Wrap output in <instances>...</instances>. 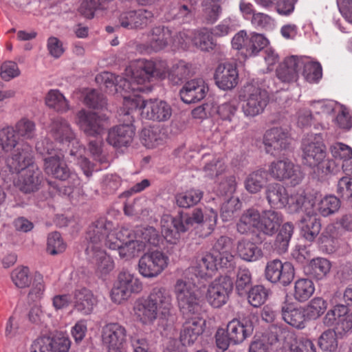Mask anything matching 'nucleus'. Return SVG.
Wrapping results in <instances>:
<instances>
[{
  "label": "nucleus",
  "mask_w": 352,
  "mask_h": 352,
  "mask_svg": "<svg viewBox=\"0 0 352 352\" xmlns=\"http://www.w3.org/2000/svg\"><path fill=\"white\" fill-rule=\"evenodd\" d=\"M50 127L53 138L62 147L55 151L52 148L51 144L47 141L46 148H44V142H38L36 148L40 153L50 155L44 160L45 172L55 179L67 181L69 185L61 187L58 190L60 194L69 196L73 192L74 188L80 184V179L77 174L70 171L67 167L64 160L65 155L63 150L65 147L72 146L70 154L74 155L80 146L69 124L64 118L60 117L55 118L52 120Z\"/></svg>",
  "instance_id": "1"
},
{
  "label": "nucleus",
  "mask_w": 352,
  "mask_h": 352,
  "mask_svg": "<svg viewBox=\"0 0 352 352\" xmlns=\"http://www.w3.org/2000/svg\"><path fill=\"white\" fill-rule=\"evenodd\" d=\"M173 307L169 291L161 286L152 289L146 298L137 300L133 307L134 316L143 325H151L158 316L167 318Z\"/></svg>",
  "instance_id": "2"
},
{
  "label": "nucleus",
  "mask_w": 352,
  "mask_h": 352,
  "mask_svg": "<svg viewBox=\"0 0 352 352\" xmlns=\"http://www.w3.org/2000/svg\"><path fill=\"white\" fill-rule=\"evenodd\" d=\"M265 195L271 208L282 209L287 206L291 213H300V211L313 213V195L307 194L302 189L296 190L289 195L283 185L272 183L267 186Z\"/></svg>",
  "instance_id": "3"
},
{
  "label": "nucleus",
  "mask_w": 352,
  "mask_h": 352,
  "mask_svg": "<svg viewBox=\"0 0 352 352\" xmlns=\"http://www.w3.org/2000/svg\"><path fill=\"white\" fill-rule=\"evenodd\" d=\"M301 150L304 164L313 168L315 173L327 175L340 171V166L327 157V147L321 134L307 135L302 140Z\"/></svg>",
  "instance_id": "4"
},
{
  "label": "nucleus",
  "mask_w": 352,
  "mask_h": 352,
  "mask_svg": "<svg viewBox=\"0 0 352 352\" xmlns=\"http://www.w3.org/2000/svg\"><path fill=\"white\" fill-rule=\"evenodd\" d=\"M138 65L142 70L144 82H151L153 78H167L172 84L179 85L191 74V65L184 60H178L170 68L165 60L139 59Z\"/></svg>",
  "instance_id": "5"
},
{
  "label": "nucleus",
  "mask_w": 352,
  "mask_h": 352,
  "mask_svg": "<svg viewBox=\"0 0 352 352\" xmlns=\"http://www.w3.org/2000/svg\"><path fill=\"white\" fill-rule=\"evenodd\" d=\"M239 98L244 115L250 118L261 114L270 102L267 91L253 83H247L241 88Z\"/></svg>",
  "instance_id": "6"
},
{
  "label": "nucleus",
  "mask_w": 352,
  "mask_h": 352,
  "mask_svg": "<svg viewBox=\"0 0 352 352\" xmlns=\"http://www.w3.org/2000/svg\"><path fill=\"white\" fill-rule=\"evenodd\" d=\"M126 73H131L129 78H123L120 76H116L110 72H103L96 77L97 82H102L107 88L114 87L115 90L118 91L119 89L126 90H141L146 91L148 87L146 85H141L144 82L143 79L142 70L138 68V60L136 61L133 69L126 70Z\"/></svg>",
  "instance_id": "7"
},
{
  "label": "nucleus",
  "mask_w": 352,
  "mask_h": 352,
  "mask_svg": "<svg viewBox=\"0 0 352 352\" xmlns=\"http://www.w3.org/2000/svg\"><path fill=\"white\" fill-rule=\"evenodd\" d=\"M173 292L183 316L201 311L199 299L196 294V285L188 278H178L174 285Z\"/></svg>",
  "instance_id": "8"
},
{
  "label": "nucleus",
  "mask_w": 352,
  "mask_h": 352,
  "mask_svg": "<svg viewBox=\"0 0 352 352\" xmlns=\"http://www.w3.org/2000/svg\"><path fill=\"white\" fill-rule=\"evenodd\" d=\"M234 264V256L230 251H224L217 254L206 253L199 258H197L195 265L188 270L195 273L197 276L206 278L212 276L218 267H233Z\"/></svg>",
  "instance_id": "9"
},
{
  "label": "nucleus",
  "mask_w": 352,
  "mask_h": 352,
  "mask_svg": "<svg viewBox=\"0 0 352 352\" xmlns=\"http://www.w3.org/2000/svg\"><path fill=\"white\" fill-rule=\"evenodd\" d=\"M113 223L105 218H100L94 221L88 227L86 233V253H93L96 250L103 249L104 246L108 248L109 241L111 239L113 240Z\"/></svg>",
  "instance_id": "10"
},
{
  "label": "nucleus",
  "mask_w": 352,
  "mask_h": 352,
  "mask_svg": "<svg viewBox=\"0 0 352 352\" xmlns=\"http://www.w3.org/2000/svg\"><path fill=\"white\" fill-rule=\"evenodd\" d=\"M168 256L160 250L144 254L138 261V272L144 278H153L158 276L168 267Z\"/></svg>",
  "instance_id": "11"
},
{
  "label": "nucleus",
  "mask_w": 352,
  "mask_h": 352,
  "mask_svg": "<svg viewBox=\"0 0 352 352\" xmlns=\"http://www.w3.org/2000/svg\"><path fill=\"white\" fill-rule=\"evenodd\" d=\"M266 173L276 181L289 180L292 186L298 185L303 179V173L289 159L274 160L269 165Z\"/></svg>",
  "instance_id": "12"
},
{
  "label": "nucleus",
  "mask_w": 352,
  "mask_h": 352,
  "mask_svg": "<svg viewBox=\"0 0 352 352\" xmlns=\"http://www.w3.org/2000/svg\"><path fill=\"white\" fill-rule=\"evenodd\" d=\"M233 289V283L229 276L215 278L208 287L206 298L213 307L219 308L226 305Z\"/></svg>",
  "instance_id": "13"
},
{
  "label": "nucleus",
  "mask_w": 352,
  "mask_h": 352,
  "mask_svg": "<svg viewBox=\"0 0 352 352\" xmlns=\"http://www.w3.org/2000/svg\"><path fill=\"white\" fill-rule=\"evenodd\" d=\"M118 19L120 27L131 30H141L153 23L154 14L144 8L128 10L120 12Z\"/></svg>",
  "instance_id": "14"
},
{
  "label": "nucleus",
  "mask_w": 352,
  "mask_h": 352,
  "mask_svg": "<svg viewBox=\"0 0 352 352\" xmlns=\"http://www.w3.org/2000/svg\"><path fill=\"white\" fill-rule=\"evenodd\" d=\"M172 41V31L166 26L153 27L148 34V41L146 44H140L137 50L140 52H159L164 50Z\"/></svg>",
  "instance_id": "15"
},
{
  "label": "nucleus",
  "mask_w": 352,
  "mask_h": 352,
  "mask_svg": "<svg viewBox=\"0 0 352 352\" xmlns=\"http://www.w3.org/2000/svg\"><path fill=\"white\" fill-rule=\"evenodd\" d=\"M265 274L266 278L272 283H279L283 286L288 285L294 279V268L289 262L283 263L274 259L267 262Z\"/></svg>",
  "instance_id": "16"
},
{
  "label": "nucleus",
  "mask_w": 352,
  "mask_h": 352,
  "mask_svg": "<svg viewBox=\"0 0 352 352\" xmlns=\"http://www.w3.org/2000/svg\"><path fill=\"white\" fill-rule=\"evenodd\" d=\"M183 317L185 322L181 329L180 340L184 345H190L203 333L206 320L201 316L200 311Z\"/></svg>",
  "instance_id": "17"
},
{
  "label": "nucleus",
  "mask_w": 352,
  "mask_h": 352,
  "mask_svg": "<svg viewBox=\"0 0 352 352\" xmlns=\"http://www.w3.org/2000/svg\"><path fill=\"white\" fill-rule=\"evenodd\" d=\"M77 118L80 128L89 136L101 135L107 126V118L96 113L81 110L77 113Z\"/></svg>",
  "instance_id": "18"
},
{
  "label": "nucleus",
  "mask_w": 352,
  "mask_h": 352,
  "mask_svg": "<svg viewBox=\"0 0 352 352\" xmlns=\"http://www.w3.org/2000/svg\"><path fill=\"white\" fill-rule=\"evenodd\" d=\"M6 164L12 173H19L21 170L34 166L32 147L28 144H22L6 158Z\"/></svg>",
  "instance_id": "19"
},
{
  "label": "nucleus",
  "mask_w": 352,
  "mask_h": 352,
  "mask_svg": "<svg viewBox=\"0 0 352 352\" xmlns=\"http://www.w3.org/2000/svg\"><path fill=\"white\" fill-rule=\"evenodd\" d=\"M151 82H144L141 85H146L149 88L146 91L141 90H130L129 91L123 90L125 94L129 95L123 96V107L121 109L122 113L128 116V121L131 122L133 121V114L137 113L140 114L143 118L144 115L142 113L143 111V105L146 104L145 101L140 96V93H148L151 91Z\"/></svg>",
  "instance_id": "20"
},
{
  "label": "nucleus",
  "mask_w": 352,
  "mask_h": 352,
  "mask_svg": "<svg viewBox=\"0 0 352 352\" xmlns=\"http://www.w3.org/2000/svg\"><path fill=\"white\" fill-rule=\"evenodd\" d=\"M263 143L267 153L273 156L278 155L288 146L287 133L281 128H272L264 133Z\"/></svg>",
  "instance_id": "21"
},
{
  "label": "nucleus",
  "mask_w": 352,
  "mask_h": 352,
  "mask_svg": "<svg viewBox=\"0 0 352 352\" xmlns=\"http://www.w3.org/2000/svg\"><path fill=\"white\" fill-rule=\"evenodd\" d=\"M281 314L284 321L290 326L299 329L305 327L308 318L305 307L298 306L286 299L281 307Z\"/></svg>",
  "instance_id": "22"
},
{
  "label": "nucleus",
  "mask_w": 352,
  "mask_h": 352,
  "mask_svg": "<svg viewBox=\"0 0 352 352\" xmlns=\"http://www.w3.org/2000/svg\"><path fill=\"white\" fill-rule=\"evenodd\" d=\"M208 87L201 78L187 81L179 91L182 100L186 103H194L201 100L206 96Z\"/></svg>",
  "instance_id": "23"
},
{
  "label": "nucleus",
  "mask_w": 352,
  "mask_h": 352,
  "mask_svg": "<svg viewBox=\"0 0 352 352\" xmlns=\"http://www.w3.org/2000/svg\"><path fill=\"white\" fill-rule=\"evenodd\" d=\"M214 80L217 85L223 90L235 87L239 80L236 65L229 63L219 64L215 70Z\"/></svg>",
  "instance_id": "24"
},
{
  "label": "nucleus",
  "mask_w": 352,
  "mask_h": 352,
  "mask_svg": "<svg viewBox=\"0 0 352 352\" xmlns=\"http://www.w3.org/2000/svg\"><path fill=\"white\" fill-rule=\"evenodd\" d=\"M312 204L313 213L308 214L305 211L300 212V213H304L306 215L305 217H302L300 220V234L305 240L309 242L314 241L321 230L320 220L316 216V197L314 195Z\"/></svg>",
  "instance_id": "25"
},
{
  "label": "nucleus",
  "mask_w": 352,
  "mask_h": 352,
  "mask_svg": "<svg viewBox=\"0 0 352 352\" xmlns=\"http://www.w3.org/2000/svg\"><path fill=\"white\" fill-rule=\"evenodd\" d=\"M102 340L106 346H125L126 330L118 322L108 323L102 328Z\"/></svg>",
  "instance_id": "26"
},
{
  "label": "nucleus",
  "mask_w": 352,
  "mask_h": 352,
  "mask_svg": "<svg viewBox=\"0 0 352 352\" xmlns=\"http://www.w3.org/2000/svg\"><path fill=\"white\" fill-rule=\"evenodd\" d=\"M135 129L132 124H120L108 132L107 142L116 148L127 146L133 140Z\"/></svg>",
  "instance_id": "27"
},
{
  "label": "nucleus",
  "mask_w": 352,
  "mask_h": 352,
  "mask_svg": "<svg viewBox=\"0 0 352 352\" xmlns=\"http://www.w3.org/2000/svg\"><path fill=\"white\" fill-rule=\"evenodd\" d=\"M283 222V216L281 212L272 209L265 210L260 213L258 230L272 236L276 233Z\"/></svg>",
  "instance_id": "28"
},
{
  "label": "nucleus",
  "mask_w": 352,
  "mask_h": 352,
  "mask_svg": "<svg viewBox=\"0 0 352 352\" xmlns=\"http://www.w3.org/2000/svg\"><path fill=\"white\" fill-rule=\"evenodd\" d=\"M226 330L231 340V343L239 344L252 336L254 326L250 320H243L241 321L234 319L228 322Z\"/></svg>",
  "instance_id": "29"
},
{
  "label": "nucleus",
  "mask_w": 352,
  "mask_h": 352,
  "mask_svg": "<svg viewBox=\"0 0 352 352\" xmlns=\"http://www.w3.org/2000/svg\"><path fill=\"white\" fill-rule=\"evenodd\" d=\"M190 219L191 226L197 223L201 224L203 228H206V231L202 234V236H206L214 230L217 221V212L212 208H197L193 210L191 215L190 214Z\"/></svg>",
  "instance_id": "30"
},
{
  "label": "nucleus",
  "mask_w": 352,
  "mask_h": 352,
  "mask_svg": "<svg viewBox=\"0 0 352 352\" xmlns=\"http://www.w3.org/2000/svg\"><path fill=\"white\" fill-rule=\"evenodd\" d=\"M16 182L18 188L25 193L37 190L42 182V174L36 166L21 170Z\"/></svg>",
  "instance_id": "31"
},
{
  "label": "nucleus",
  "mask_w": 352,
  "mask_h": 352,
  "mask_svg": "<svg viewBox=\"0 0 352 352\" xmlns=\"http://www.w3.org/2000/svg\"><path fill=\"white\" fill-rule=\"evenodd\" d=\"M142 113L144 118L159 122L168 120L172 115V109L166 102L160 100L146 101L143 105Z\"/></svg>",
  "instance_id": "32"
},
{
  "label": "nucleus",
  "mask_w": 352,
  "mask_h": 352,
  "mask_svg": "<svg viewBox=\"0 0 352 352\" xmlns=\"http://www.w3.org/2000/svg\"><path fill=\"white\" fill-rule=\"evenodd\" d=\"M74 309L82 315H89L94 311L97 299L92 292L87 288L76 289L73 294Z\"/></svg>",
  "instance_id": "33"
},
{
  "label": "nucleus",
  "mask_w": 352,
  "mask_h": 352,
  "mask_svg": "<svg viewBox=\"0 0 352 352\" xmlns=\"http://www.w3.org/2000/svg\"><path fill=\"white\" fill-rule=\"evenodd\" d=\"M121 239L120 237H113V240L111 239L108 243V248L118 250L121 258L129 260L144 251V245L141 243H138L133 239L122 243H120Z\"/></svg>",
  "instance_id": "34"
},
{
  "label": "nucleus",
  "mask_w": 352,
  "mask_h": 352,
  "mask_svg": "<svg viewBox=\"0 0 352 352\" xmlns=\"http://www.w3.org/2000/svg\"><path fill=\"white\" fill-rule=\"evenodd\" d=\"M302 65L298 56H292L286 58L276 69V76L284 82L296 81L299 72L298 65Z\"/></svg>",
  "instance_id": "35"
},
{
  "label": "nucleus",
  "mask_w": 352,
  "mask_h": 352,
  "mask_svg": "<svg viewBox=\"0 0 352 352\" xmlns=\"http://www.w3.org/2000/svg\"><path fill=\"white\" fill-rule=\"evenodd\" d=\"M89 259L96 265V270L100 275H106L114 267V263L103 249H98L93 253H86Z\"/></svg>",
  "instance_id": "36"
},
{
  "label": "nucleus",
  "mask_w": 352,
  "mask_h": 352,
  "mask_svg": "<svg viewBox=\"0 0 352 352\" xmlns=\"http://www.w3.org/2000/svg\"><path fill=\"white\" fill-rule=\"evenodd\" d=\"M227 167L225 155L218 154L206 161L203 172L205 177L215 179L223 174Z\"/></svg>",
  "instance_id": "37"
},
{
  "label": "nucleus",
  "mask_w": 352,
  "mask_h": 352,
  "mask_svg": "<svg viewBox=\"0 0 352 352\" xmlns=\"http://www.w3.org/2000/svg\"><path fill=\"white\" fill-rule=\"evenodd\" d=\"M260 212L254 208H250L243 212L237 224V231L241 234H246L253 228L258 230L259 225Z\"/></svg>",
  "instance_id": "38"
},
{
  "label": "nucleus",
  "mask_w": 352,
  "mask_h": 352,
  "mask_svg": "<svg viewBox=\"0 0 352 352\" xmlns=\"http://www.w3.org/2000/svg\"><path fill=\"white\" fill-rule=\"evenodd\" d=\"M45 103L50 109L64 113L69 110V102L58 89H50L45 97Z\"/></svg>",
  "instance_id": "39"
},
{
  "label": "nucleus",
  "mask_w": 352,
  "mask_h": 352,
  "mask_svg": "<svg viewBox=\"0 0 352 352\" xmlns=\"http://www.w3.org/2000/svg\"><path fill=\"white\" fill-rule=\"evenodd\" d=\"M315 292V285L309 278H299L294 283V298L299 302L309 300Z\"/></svg>",
  "instance_id": "40"
},
{
  "label": "nucleus",
  "mask_w": 352,
  "mask_h": 352,
  "mask_svg": "<svg viewBox=\"0 0 352 352\" xmlns=\"http://www.w3.org/2000/svg\"><path fill=\"white\" fill-rule=\"evenodd\" d=\"M19 138L12 126L0 129V157L12 151L19 144Z\"/></svg>",
  "instance_id": "41"
},
{
  "label": "nucleus",
  "mask_w": 352,
  "mask_h": 352,
  "mask_svg": "<svg viewBox=\"0 0 352 352\" xmlns=\"http://www.w3.org/2000/svg\"><path fill=\"white\" fill-rule=\"evenodd\" d=\"M135 241L144 245V250L147 245L156 246L159 243L160 235L153 227H139L134 231Z\"/></svg>",
  "instance_id": "42"
},
{
  "label": "nucleus",
  "mask_w": 352,
  "mask_h": 352,
  "mask_svg": "<svg viewBox=\"0 0 352 352\" xmlns=\"http://www.w3.org/2000/svg\"><path fill=\"white\" fill-rule=\"evenodd\" d=\"M204 192L199 189L190 188L175 195L177 205L180 208H188L197 204L203 198Z\"/></svg>",
  "instance_id": "43"
},
{
  "label": "nucleus",
  "mask_w": 352,
  "mask_h": 352,
  "mask_svg": "<svg viewBox=\"0 0 352 352\" xmlns=\"http://www.w3.org/2000/svg\"><path fill=\"white\" fill-rule=\"evenodd\" d=\"M236 250L239 256L247 261H255L262 256V251L256 244L244 239L238 242Z\"/></svg>",
  "instance_id": "44"
},
{
  "label": "nucleus",
  "mask_w": 352,
  "mask_h": 352,
  "mask_svg": "<svg viewBox=\"0 0 352 352\" xmlns=\"http://www.w3.org/2000/svg\"><path fill=\"white\" fill-rule=\"evenodd\" d=\"M302 65H298L299 71L303 68L302 75L307 81L317 82L322 76L321 65L318 62L310 61L306 58H299Z\"/></svg>",
  "instance_id": "45"
},
{
  "label": "nucleus",
  "mask_w": 352,
  "mask_h": 352,
  "mask_svg": "<svg viewBox=\"0 0 352 352\" xmlns=\"http://www.w3.org/2000/svg\"><path fill=\"white\" fill-rule=\"evenodd\" d=\"M331 267V263L327 259L318 257L310 261L307 272L311 276L321 280L329 272Z\"/></svg>",
  "instance_id": "46"
},
{
  "label": "nucleus",
  "mask_w": 352,
  "mask_h": 352,
  "mask_svg": "<svg viewBox=\"0 0 352 352\" xmlns=\"http://www.w3.org/2000/svg\"><path fill=\"white\" fill-rule=\"evenodd\" d=\"M266 174L263 169H258L249 174L245 180L246 190L251 194L260 192L267 182Z\"/></svg>",
  "instance_id": "47"
},
{
  "label": "nucleus",
  "mask_w": 352,
  "mask_h": 352,
  "mask_svg": "<svg viewBox=\"0 0 352 352\" xmlns=\"http://www.w3.org/2000/svg\"><path fill=\"white\" fill-rule=\"evenodd\" d=\"M294 225L290 222L284 223L277 234L274 248L279 254L285 252L289 247V243L294 233Z\"/></svg>",
  "instance_id": "48"
},
{
  "label": "nucleus",
  "mask_w": 352,
  "mask_h": 352,
  "mask_svg": "<svg viewBox=\"0 0 352 352\" xmlns=\"http://www.w3.org/2000/svg\"><path fill=\"white\" fill-rule=\"evenodd\" d=\"M294 225L290 222L284 223L277 234L274 248L279 254L285 252L289 247V243L294 233Z\"/></svg>",
  "instance_id": "49"
},
{
  "label": "nucleus",
  "mask_w": 352,
  "mask_h": 352,
  "mask_svg": "<svg viewBox=\"0 0 352 352\" xmlns=\"http://www.w3.org/2000/svg\"><path fill=\"white\" fill-rule=\"evenodd\" d=\"M284 352H316L314 342L307 338H291L283 347Z\"/></svg>",
  "instance_id": "50"
},
{
  "label": "nucleus",
  "mask_w": 352,
  "mask_h": 352,
  "mask_svg": "<svg viewBox=\"0 0 352 352\" xmlns=\"http://www.w3.org/2000/svg\"><path fill=\"white\" fill-rule=\"evenodd\" d=\"M256 3L263 8H269L275 6L276 12L283 16L291 14L295 8L296 0H256Z\"/></svg>",
  "instance_id": "51"
},
{
  "label": "nucleus",
  "mask_w": 352,
  "mask_h": 352,
  "mask_svg": "<svg viewBox=\"0 0 352 352\" xmlns=\"http://www.w3.org/2000/svg\"><path fill=\"white\" fill-rule=\"evenodd\" d=\"M192 44L203 51H210L214 47L211 32L206 28L193 31Z\"/></svg>",
  "instance_id": "52"
},
{
  "label": "nucleus",
  "mask_w": 352,
  "mask_h": 352,
  "mask_svg": "<svg viewBox=\"0 0 352 352\" xmlns=\"http://www.w3.org/2000/svg\"><path fill=\"white\" fill-rule=\"evenodd\" d=\"M19 139L32 140L36 136V124L34 121L22 118L13 126Z\"/></svg>",
  "instance_id": "53"
},
{
  "label": "nucleus",
  "mask_w": 352,
  "mask_h": 352,
  "mask_svg": "<svg viewBox=\"0 0 352 352\" xmlns=\"http://www.w3.org/2000/svg\"><path fill=\"white\" fill-rule=\"evenodd\" d=\"M140 140L148 148H153L163 142L162 135L157 127L144 128L141 131Z\"/></svg>",
  "instance_id": "54"
},
{
  "label": "nucleus",
  "mask_w": 352,
  "mask_h": 352,
  "mask_svg": "<svg viewBox=\"0 0 352 352\" xmlns=\"http://www.w3.org/2000/svg\"><path fill=\"white\" fill-rule=\"evenodd\" d=\"M329 151L333 158V160L340 167L338 163H341L342 165L352 158V148L344 143H333L330 146Z\"/></svg>",
  "instance_id": "55"
},
{
  "label": "nucleus",
  "mask_w": 352,
  "mask_h": 352,
  "mask_svg": "<svg viewBox=\"0 0 352 352\" xmlns=\"http://www.w3.org/2000/svg\"><path fill=\"white\" fill-rule=\"evenodd\" d=\"M327 309V302L321 297L314 298L305 307L308 320H316Z\"/></svg>",
  "instance_id": "56"
},
{
  "label": "nucleus",
  "mask_w": 352,
  "mask_h": 352,
  "mask_svg": "<svg viewBox=\"0 0 352 352\" xmlns=\"http://www.w3.org/2000/svg\"><path fill=\"white\" fill-rule=\"evenodd\" d=\"M340 207V201L334 195L322 198L318 204V210L323 217H328L336 212Z\"/></svg>",
  "instance_id": "57"
},
{
  "label": "nucleus",
  "mask_w": 352,
  "mask_h": 352,
  "mask_svg": "<svg viewBox=\"0 0 352 352\" xmlns=\"http://www.w3.org/2000/svg\"><path fill=\"white\" fill-rule=\"evenodd\" d=\"M319 347L326 352H334L338 348V339L335 330L324 331L319 337L318 342Z\"/></svg>",
  "instance_id": "58"
},
{
  "label": "nucleus",
  "mask_w": 352,
  "mask_h": 352,
  "mask_svg": "<svg viewBox=\"0 0 352 352\" xmlns=\"http://www.w3.org/2000/svg\"><path fill=\"white\" fill-rule=\"evenodd\" d=\"M269 43V41L263 35L258 33L251 34L247 47V56L256 55Z\"/></svg>",
  "instance_id": "59"
},
{
  "label": "nucleus",
  "mask_w": 352,
  "mask_h": 352,
  "mask_svg": "<svg viewBox=\"0 0 352 352\" xmlns=\"http://www.w3.org/2000/svg\"><path fill=\"white\" fill-rule=\"evenodd\" d=\"M269 291L263 285H255L248 293V302L254 307H258L263 305L267 299Z\"/></svg>",
  "instance_id": "60"
},
{
  "label": "nucleus",
  "mask_w": 352,
  "mask_h": 352,
  "mask_svg": "<svg viewBox=\"0 0 352 352\" xmlns=\"http://www.w3.org/2000/svg\"><path fill=\"white\" fill-rule=\"evenodd\" d=\"M118 278L130 290L131 294H138L142 290L141 280L129 272H120L118 275Z\"/></svg>",
  "instance_id": "61"
},
{
  "label": "nucleus",
  "mask_w": 352,
  "mask_h": 352,
  "mask_svg": "<svg viewBox=\"0 0 352 352\" xmlns=\"http://www.w3.org/2000/svg\"><path fill=\"white\" fill-rule=\"evenodd\" d=\"M66 249V243L64 242L59 232H54L49 234L47 243V251L51 255L63 253Z\"/></svg>",
  "instance_id": "62"
},
{
  "label": "nucleus",
  "mask_w": 352,
  "mask_h": 352,
  "mask_svg": "<svg viewBox=\"0 0 352 352\" xmlns=\"http://www.w3.org/2000/svg\"><path fill=\"white\" fill-rule=\"evenodd\" d=\"M252 284V274L248 268L240 267L236 274V289L239 295L247 292Z\"/></svg>",
  "instance_id": "63"
},
{
  "label": "nucleus",
  "mask_w": 352,
  "mask_h": 352,
  "mask_svg": "<svg viewBox=\"0 0 352 352\" xmlns=\"http://www.w3.org/2000/svg\"><path fill=\"white\" fill-rule=\"evenodd\" d=\"M241 203L238 197H232L225 201L221 208V218L223 221H228L232 219L234 214L240 210Z\"/></svg>",
  "instance_id": "64"
}]
</instances>
